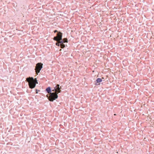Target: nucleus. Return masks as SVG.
Here are the masks:
<instances>
[{
    "label": "nucleus",
    "instance_id": "obj_1",
    "mask_svg": "<svg viewBox=\"0 0 154 154\" xmlns=\"http://www.w3.org/2000/svg\"><path fill=\"white\" fill-rule=\"evenodd\" d=\"M26 80L28 82L29 88L31 89L34 88L38 82L36 78L34 79L32 77H29L26 78Z\"/></svg>",
    "mask_w": 154,
    "mask_h": 154
},
{
    "label": "nucleus",
    "instance_id": "obj_2",
    "mask_svg": "<svg viewBox=\"0 0 154 154\" xmlns=\"http://www.w3.org/2000/svg\"><path fill=\"white\" fill-rule=\"evenodd\" d=\"M47 97L48 98L49 100L50 101H53L56 99L57 98L58 96L57 94L55 92H52L49 95H46Z\"/></svg>",
    "mask_w": 154,
    "mask_h": 154
},
{
    "label": "nucleus",
    "instance_id": "obj_3",
    "mask_svg": "<svg viewBox=\"0 0 154 154\" xmlns=\"http://www.w3.org/2000/svg\"><path fill=\"white\" fill-rule=\"evenodd\" d=\"M43 64L41 63H38L36 64L35 68V72L37 75L40 72L42 68Z\"/></svg>",
    "mask_w": 154,
    "mask_h": 154
},
{
    "label": "nucleus",
    "instance_id": "obj_4",
    "mask_svg": "<svg viewBox=\"0 0 154 154\" xmlns=\"http://www.w3.org/2000/svg\"><path fill=\"white\" fill-rule=\"evenodd\" d=\"M57 37L58 40H59V42L60 43H62L63 42L62 41V33L60 32H58L57 33Z\"/></svg>",
    "mask_w": 154,
    "mask_h": 154
},
{
    "label": "nucleus",
    "instance_id": "obj_5",
    "mask_svg": "<svg viewBox=\"0 0 154 154\" xmlns=\"http://www.w3.org/2000/svg\"><path fill=\"white\" fill-rule=\"evenodd\" d=\"M45 91L47 92L48 94H51V87H50L47 88H46Z\"/></svg>",
    "mask_w": 154,
    "mask_h": 154
},
{
    "label": "nucleus",
    "instance_id": "obj_6",
    "mask_svg": "<svg viewBox=\"0 0 154 154\" xmlns=\"http://www.w3.org/2000/svg\"><path fill=\"white\" fill-rule=\"evenodd\" d=\"M54 87L56 89V90L61 89V86L60 87V85L59 84H57Z\"/></svg>",
    "mask_w": 154,
    "mask_h": 154
},
{
    "label": "nucleus",
    "instance_id": "obj_7",
    "mask_svg": "<svg viewBox=\"0 0 154 154\" xmlns=\"http://www.w3.org/2000/svg\"><path fill=\"white\" fill-rule=\"evenodd\" d=\"M97 83H100L102 81V79L100 78H98L96 80Z\"/></svg>",
    "mask_w": 154,
    "mask_h": 154
},
{
    "label": "nucleus",
    "instance_id": "obj_8",
    "mask_svg": "<svg viewBox=\"0 0 154 154\" xmlns=\"http://www.w3.org/2000/svg\"><path fill=\"white\" fill-rule=\"evenodd\" d=\"M60 45L62 48H64L65 47V45L63 44V43H60Z\"/></svg>",
    "mask_w": 154,
    "mask_h": 154
},
{
    "label": "nucleus",
    "instance_id": "obj_9",
    "mask_svg": "<svg viewBox=\"0 0 154 154\" xmlns=\"http://www.w3.org/2000/svg\"><path fill=\"white\" fill-rule=\"evenodd\" d=\"M53 39L55 41H56L57 42H59V40H58L57 37L56 36L54 37Z\"/></svg>",
    "mask_w": 154,
    "mask_h": 154
},
{
    "label": "nucleus",
    "instance_id": "obj_10",
    "mask_svg": "<svg viewBox=\"0 0 154 154\" xmlns=\"http://www.w3.org/2000/svg\"><path fill=\"white\" fill-rule=\"evenodd\" d=\"M63 41V42L62 43H64L65 42H67L68 40L67 38H64L63 39V40H62Z\"/></svg>",
    "mask_w": 154,
    "mask_h": 154
},
{
    "label": "nucleus",
    "instance_id": "obj_11",
    "mask_svg": "<svg viewBox=\"0 0 154 154\" xmlns=\"http://www.w3.org/2000/svg\"><path fill=\"white\" fill-rule=\"evenodd\" d=\"M60 89H60L59 90H57L56 92L55 93L57 94V95L59 93L61 92V91L60 90Z\"/></svg>",
    "mask_w": 154,
    "mask_h": 154
},
{
    "label": "nucleus",
    "instance_id": "obj_12",
    "mask_svg": "<svg viewBox=\"0 0 154 154\" xmlns=\"http://www.w3.org/2000/svg\"><path fill=\"white\" fill-rule=\"evenodd\" d=\"M58 42L56 43V45L58 46H59L60 45V42Z\"/></svg>",
    "mask_w": 154,
    "mask_h": 154
},
{
    "label": "nucleus",
    "instance_id": "obj_13",
    "mask_svg": "<svg viewBox=\"0 0 154 154\" xmlns=\"http://www.w3.org/2000/svg\"><path fill=\"white\" fill-rule=\"evenodd\" d=\"M56 91H57V90H56V89L54 87V89H53L52 90V91H53L54 92H56Z\"/></svg>",
    "mask_w": 154,
    "mask_h": 154
},
{
    "label": "nucleus",
    "instance_id": "obj_14",
    "mask_svg": "<svg viewBox=\"0 0 154 154\" xmlns=\"http://www.w3.org/2000/svg\"><path fill=\"white\" fill-rule=\"evenodd\" d=\"M58 32L57 31V30H55L54 31V33H55V32Z\"/></svg>",
    "mask_w": 154,
    "mask_h": 154
},
{
    "label": "nucleus",
    "instance_id": "obj_15",
    "mask_svg": "<svg viewBox=\"0 0 154 154\" xmlns=\"http://www.w3.org/2000/svg\"><path fill=\"white\" fill-rule=\"evenodd\" d=\"M36 93H38V92H37H37H36Z\"/></svg>",
    "mask_w": 154,
    "mask_h": 154
},
{
    "label": "nucleus",
    "instance_id": "obj_16",
    "mask_svg": "<svg viewBox=\"0 0 154 154\" xmlns=\"http://www.w3.org/2000/svg\"><path fill=\"white\" fill-rule=\"evenodd\" d=\"M8 132H10V130L8 131Z\"/></svg>",
    "mask_w": 154,
    "mask_h": 154
}]
</instances>
